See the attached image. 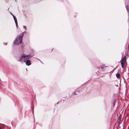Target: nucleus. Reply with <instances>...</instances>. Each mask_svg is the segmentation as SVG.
<instances>
[{
  "label": "nucleus",
  "instance_id": "nucleus-1",
  "mask_svg": "<svg viewBox=\"0 0 129 129\" xmlns=\"http://www.w3.org/2000/svg\"><path fill=\"white\" fill-rule=\"evenodd\" d=\"M30 56L25 54L19 58V61L20 62L25 61L26 64L29 66L31 64L30 61L28 59L30 57Z\"/></svg>",
  "mask_w": 129,
  "mask_h": 129
},
{
  "label": "nucleus",
  "instance_id": "nucleus-2",
  "mask_svg": "<svg viewBox=\"0 0 129 129\" xmlns=\"http://www.w3.org/2000/svg\"><path fill=\"white\" fill-rule=\"evenodd\" d=\"M21 36L18 37L17 38L14 42V44L15 45H19L22 42V37L23 36L24 33L21 34Z\"/></svg>",
  "mask_w": 129,
  "mask_h": 129
},
{
  "label": "nucleus",
  "instance_id": "nucleus-3",
  "mask_svg": "<svg viewBox=\"0 0 129 129\" xmlns=\"http://www.w3.org/2000/svg\"><path fill=\"white\" fill-rule=\"evenodd\" d=\"M126 62V57L125 56H124L122 58L120 61L122 68H123Z\"/></svg>",
  "mask_w": 129,
  "mask_h": 129
},
{
  "label": "nucleus",
  "instance_id": "nucleus-4",
  "mask_svg": "<svg viewBox=\"0 0 129 129\" xmlns=\"http://www.w3.org/2000/svg\"><path fill=\"white\" fill-rule=\"evenodd\" d=\"M116 76L118 79H119L120 77V74L118 73H117L116 74Z\"/></svg>",
  "mask_w": 129,
  "mask_h": 129
},
{
  "label": "nucleus",
  "instance_id": "nucleus-5",
  "mask_svg": "<svg viewBox=\"0 0 129 129\" xmlns=\"http://www.w3.org/2000/svg\"><path fill=\"white\" fill-rule=\"evenodd\" d=\"M12 15H13V18L14 19V20L15 21V22H17V20L16 18V17L14 15H13L12 14Z\"/></svg>",
  "mask_w": 129,
  "mask_h": 129
},
{
  "label": "nucleus",
  "instance_id": "nucleus-6",
  "mask_svg": "<svg viewBox=\"0 0 129 129\" xmlns=\"http://www.w3.org/2000/svg\"><path fill=\"white\" fill-rule=\"evenodd\" d=\"M127 11L128 12V15H129V7L128 6H126L125 7Z\"/></svg>",
  "mask_w": 129,
  "mask_h": 129
},
{
  "label": "nucleus",
  "instance_id": "nucleus-7",
  "mask_svg": "<svg viewBox=\"0 0 129 129\" xmlns=\"http://www.w3.org/2000/svg\"><path fill=\"white\" fill-rule=\"evenodd\" d=\"M15 23L16 25V26L17 27H18V24H17V22H15Z\"/></svg>",
  "mask_w": 129,
  "mask_h": 129
},
{
  "label": "nucleus",
  "instance_id": "nucleus-8",
  "mask_svg": "<svg viewBox=\"0 0 129 129\" xmlns=\"http://www.w3.org/2000/svg\"><path fill=\"white\" fill-rule=\"evenodd\" d=\"M23 27V28L24 29H26V26H24Z\"/></svg>",
  "mask_w": 129,
  "mask_h": 129
},
{
  "label": "nucleus",
  "instance_id": "nucleus-9",
  "mask_svg": "<svg viewBox=\"0 0 129 129\" xmlns=\"http://www.w3.org/2000/svg\"><path fill=\"white\" fill-rule=\"evenodd\" d=\"M105 65H104V67L103 66L102 67H101V68L102 69V68H103L104 67H105Z\"/></svg>",
  "mask_w": 129,
  "mask_h": 129
},
{
  "label": "nucleus",
  "instance_id": "nucleus-10",
  "mask_svg": "<svg viewBox=\"0 0 129 129\" xmlns=\"http://www.w3.org/2000/svg\"><path fill=\"white\" fill-rule=\"evenodd\" d=\"M74 94L75 95H76V94L75 93H75H74Z\"/></svg>",
  "mask_w": 129,
  "mask_h": 129
},
{
  "label": "nucleus",
  "instance_id": "nucleus-11",
  "mask_svg": "<svg viewBox=\"0 0 129 129\" xmlns=\"http://www.w3.org/2000/svg\"><path fill=\"white\" fill-rule=\"evenodd\" d=\"M128 51H129V47H128Z\"/></svg>",
  "mask_w": 129,
  "mask_h": 129
},
{
  "label": "nucleus",
  "instance_id": "nucleus-12",
  "mask_svg": "<svg viewBox=\"0 0 129 129\" xmlns=\"http://www.w3.org/2000/svg\"><path fill=\"white\" fill-rule=\"evenodd\" d=\"M2 129V127H0V129Z\"/></svg>",
  "mask_w": 129,
  "mask_h": 129
}]
</instances>
